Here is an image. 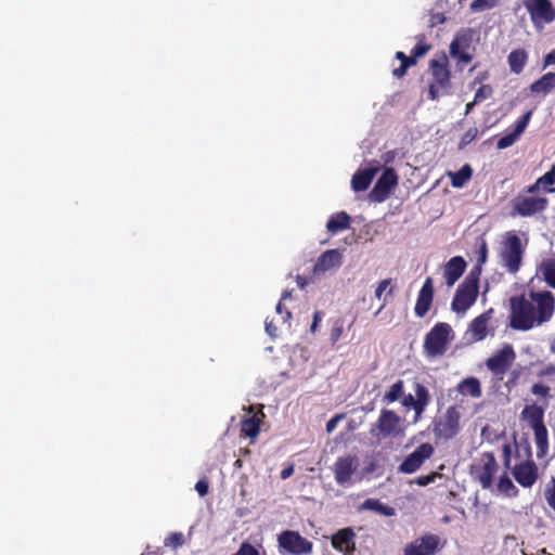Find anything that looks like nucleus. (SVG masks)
<instances>
[{
    "label": "nucleus",
    "instance_id": "nucleus-1",
    "mask_svg": "<svg viewBox=\"0 0 555 555\" xmlns=\"http://www.w3.org/2000/svg\"><path fill=\"white\" fill-rule=\"evenodd\" d=\"M509 326L516 331H529L548 322L555 311V297L548 291L530 292V300L525 295L509 298Z\"/></svg>",
    "mask_w": 555,
    "mask_h": 555
},
{
    "label": "nucleus",
    "instance_id": "nucleus-2",
    "mask_svg": "<svg viewBox=\"0 0 555 555\" xmlns=\"http://www.w3.org/2000/svg\"><path fill=\"white\" fill-rule=\"evenodd\" d=\"M276 542L281 555H311L313 552V543L295 530L280 532Z\"/></svg>",
    "mask_w": 555,
    "mask_h": 555
},
{
    "label": "nucleus",
    "instance_id": "nucleus-3",
    "mask_svg": "<svg viewBox=\"0 0 555 555\" xmlns=\"http://www.w3.org/2000/svg\"><path fill=\"white\" fill-rule=\"evenodd\" d=\"M430 72L433 76V82L429 85V95L431 100H437L440 94L449 92L451 87V73L448 66V59L446 55L438 60L430 61Z\"/></svg>",
    "mask_w": 555,
    "mask_h": 555
},
{
    "label": "nucleus",
    "instance_id": "nucleus-4",
    "mask_svg": "<svg viewBox=\"0 0 555 555\" xmlns=\"http://www.w3.org/2000/svg\"><path fill=\"white\" fill-rule=\"evenodd\" d=\"M451 326L448 323L439 322L426 334L424 339V351L428 357L442 356L450 341Z\"/></svg>",
    "mask_w": 555,
    "mask_h": 555
},
{
    "label": "nucleus",
    "instance_id": "nucleus-5",
    "mask_svg": "<svg viewBox=\"0 0 555 555\" xmlns=\"http://www.w3.org/2000/svg\"><path fill=\"white\" fill-rule=\"evenodd\" d=\"M524 7L530 15L535 30L541 31L545 24L555 21V7L551 0H524Z\"/></svg>",
    "mask_w": 555,
    "mask_h": 555
},
{
    "label": "nucleus",
    "instance_id": "nucleus-6",
    "mask_svg": "<svg viewBox=\"0 0 555 555\" xmlns=\"http://www.w3.org/2000/svg\"><path fill=\"white\" fill-rule=\"evenodd\" d=\"M498 463L492 452H483L478 461L470 466V475L477 480L482 489L492 487L493 477L498 472Z\"/></svg>",
    "mask_w": 555,
    "mask_h": 555
},
{
    "label": "nucleus",
    "instance_id": "nucleus-7",
    "mask_svg": "<svg viewBox=\"0 0 555 555\" xmlns=\"http://www.w3.org/2000/svg\"><path fill=\"white\" fill-rule=\"evenodd\" d=\"M515 360L516 352L513 346L506 344L486 360V366L492 373L495 380L502 382Z\"/></svg>",
    "mask_w": 555,
    "mask_h": 555
},
{
    "label": "nucleus",
    "instance_id": "nucleus-8",
    "mask_svg": "<svg viewBox=\"0 0 555 555\" xmlns=\"http://www.w3.org/2000/svg\"><path fill=\"white\" fill-rule=\"evenodd\" d=\"M524 255V247L521 241L514 232L507 233V236L503 243L501 259L503 266L509 273H516L519 271Z\"/></svg>",
    "mask_w": 555,
    "mask_h": 555
},
{
    "label": "nucleus",
    "instance_id": "nucleus-9",
    "mask_svg": "<svg viewBox=\"0 0 555 555\" xmlns=\"http://www.w3.org/2000/svg\"><path fill=\"white\" fill-rule=\"evenodd\" d=\"M401 422V417L396 412L383 409L370 434L377 439L397 437L402 433Z\"/></svg>",
    "mask_w": 555,
    "mask_h": 555
},
{
    "label": "nucleus",
    "instance_id": "nucleus-10",
    "mask_svg": "<svg viewBox=\"0 0 555 555\" xmlns=\"http://www.w3.org/2000/svg\"><path fill=\"white\" fill-rule=\"evenodd\" d=\"M461 413L457 406H449L446 413L434 422V435L437 439L449 440L454 438L461 429Z\"/></svg>",
    "mask_w": 555,
    "mask_h": 555
},
{
    "label": "nucleus",
    "instance_id": "nucleus-11",
    "mask_svg": "<svg viewBox=\"0 0 555 555\" xmlns=\"http://www.w3.org/2000/svg\"><path fill=\"white\" fill-rule=\"evenodd\" d=\"M444 541L438 534L425 533L403 547V555H436L444 546Z\"/></svg>",
    "mask_w": 555,
    "mask_h": 555
},
{
    "label": "nucleus",
    "instance_id": "nucleus-12",
    "mask_svg": "<svg viewBox=\"0 0 555 555\" xmlns=\"http://www.w3.org/2000/svg\"><path fill=\"white\" fill-rule=\"evenodd\" d=\"M479 286H476L475 280L463 281L453 297L451 308L456 313L466 312L476 301Z\"/></svg>",
    "mask_w": 555,
    "mask_h": 555
},
{
    "label": "nucleus",
    "instance_id": "nucleus-13",
    "mask_svg": "<svg viewBox=\"0 0 555 555\" xmlns=\"http://www.w3.org/2000/svg\"><path fill=\"white\" fill-rule=\"evenodd\" d=\"M548 201L540 196H517L512 202L511 216L531 217L546 209Z\"/></svg>",
    "mask_w": 555,
    "mask_h": 555
},
{
    "label": "nucleus",
    "instance_id": "nucleus-14",
    "mask_svg": "<svg viewBox=\"0 0 555 555\" xmlns=\"http://www.w3.org/2000/svg\"><path fill=\"white\" fill-rule=\"evenodd\" d=\"M435 449L431 443L424 442L410 453L399 465L398 470L403 474H413L418 470L426 460L434 455Z\"/></svg>",
    "mask_w": 555,
    "mask_h": 555
},
{
    "label": "nucleus",
    "instance_id": "nucleus-15",
    "mask_svg": "<svg viewBox=\"0 0 555 555\" xmlns=\"http://www.w3.org/2000/svg\"><path fill=\"white\" fill-rule=\"evenodd\" d=\"M473 41L472 29H461L450 44V55L464 65L473 60V55L467 52Z\"/></svg>",
    "mask_w": 555,
    "mask_h": 555
},
{
    "label": "nucleus",
    "instance_id": "nucleus-16",
    "mask_svg": "<svg viewBox=\"0 0 555 555\" xmlns=\"http://www.w3.org/2000/svg\"><path fill=\"white\" fill-rule=\"evenodd\" d=\"M398 183V176L393 168H386L383 175L378 178L375 185L369 194V198L375 203L386 201L391 190Z\"/></svg>",
    "mask_w": 555,
    "mask_h": 555
},
{
    "label": "nucleus",
    "instance_id": "nucleus-17",
    "mask_svg": "<svg viewBox=\"0 0 555 555\" xmlns=\"http://www.w3.org/2000/svg\"><path fill=\"white\" fill-rule=\"evenodd\" d=\"M515 480L524 488H531L539 478V469L532 460L524 461L512 468Z\"/></svg>",
    "mask_w": 555,
    "mask_h": 555
},
{
    "label": "nucleus",
    "instance_id": "nucleus-18",
    "mask_svg": "<svg viewBox=\"0 0 555 555\" xmlns=\"http://www.w3.org/2000/svg\"><path fill=\"white\" fill-rule=\"evenodd\" d=\"M359 467V460L356 455L340 456L334 464L335 480L344 486L351 480L352 475Z\"/></svg>",
    "mask_w": 555,
    "mask_h": 555
},
{
    "label": "nucleus",
    "instance_id": "nucleus-19",
    "mask_svg": "<svg viewBox=\"0 0 555 555\" xmlns=\"http://www.w3.org/2000/svg\"><path fill=\"white\" fill-rule=\"evenodd\" d=\"M356 532L351 527L339 529L331 538L334 550L344 555H353L356 551Z\"/></svg>",
    "mask_w": 555,
    "mask_h": 555
},
{
    "label": "nucleus",
    "instance_id": "nucleus-20",
    "mask_svg": "<svg viewBox=\"0 0 555 555\" xmlns=\"http://www.w3.org/2000/svg\"><path fill=\"white\" fill-rule=\"evenodd\" d=\"M434 299V281L430 276L426 278L414 307L415 315L424 318L429 311Z\"/></svg>",
    "mask_w": 555,
    "mask_h": 555
},
{
    "label": "nucleus",
    "instance_id": "nucleus-21",
    "mask_svg": "<svg viewBox=\"0 0 555 555\" xmlns=\"http://www.w3.org/2000/svg\"><path fill=\"white\" fill-rule=\"evenodd\" d=\"M343 255L338 249H328L321 254L313 266V275H321L325 272L341 266Z\"/></svg>",
    "mask_w": 555,
    "mask_h": 555
},
{
    "label": "nucleus",
    "instance_id": "nucleus-22",
    "mask_svg": "<svg viewBox=\"0 0 555 555\" xmlns=\"http://www.w3.org/2000/svg\"><path fill=\"white\" fill-rule=\"evenodd\" d=\"M493 313V309L485 311L483 313L476 317L468 326L467 334L470 335L472 341H481L487 337L488 334V323Z\"/></svg>",
    "mask_w": 555,
    "mask_h": 555
},
{
    "label": "nucleus",
    "instance_id": "nucleus-23",
    "mask_svg": "<svg viewBox=\"0 0 555 555\" xmlns=\"http://www.w3.org/2000/svg\"><path fill=\"white\" fill-rule=\"evenodd\" d=\"M264 414L262 410L258 413L254 414L250 417L244 418L241 421V436L247 437L250 439V443H254L260 433V426Z\"/></svg>",
    "mask_w": 555,
    "mask_h": 555
},
{
    "label": "nucleus",
    "instance_id": "nucleus-24",
    "mask_svg": "<svg viewBox=\"0 0 555 555\" xmlns=\"http://www.w3.org/2000/svg\"><path fill=\"white\" fill-rule=\"evenodd\" d=\"M379 171V166L375 167H366L364 169L358 170L352 179L351 186L354 192H363L369 189L374 179L375 175Z\"/></svg>",
    "mask_w": 555,
    "mask_h": 555
},
{
    "label": "nucleus",
    "instance_id": "nucleus-25",
    "mask_svg": "<svg viewBox=\"0 0 555 555\" xmlns=\"http://www.w3.org/2000/svg\"><path fill=\"white\" fill-rule=\"evenodd\" d=\"M466 262L463 257H452L444 266V279L448 286L454 283L463 275Z\"/></svg>",
    "mask_w": 555,
    "mask_h": 555
},
{
    "label": "nucleus",
    "instance_id": "nucleus-26",
    "mask_svg": "<svg viewBox=\"0 0 555 555\" xmlns=\"http://www.w3.org/2000/svg\"><path fill=\"white\" fill-rule=\"evenodd\" d=\"M521 418L527 422L531 429L545 426L544 424V408L532 403L526 405L521 411Z\"/></svg>",
    "mask_w": 555,
    "mask_h": 555
},
{
    "label": "nucleus",
    "instance_id": "nucleus-27",
    "mask_svg": "<svg viewBox=\"0 0 555 555\" xmlns=\"http://www.w3.org/2000/svg\"><path fill=\"white\" fill-rule=\"evenodd\" d=\"M351 218L345 211H339L330 217L326 223V230L331 234H336L340 231L347 230L350 228Z\"/></svg>",
    "mask_w": 555,
    "mask_h": 555
},
{
    "label": "nucleus",
    "instance_id": "nucleus-28",
    "mask_svg": "<svg viewBox=\"0 0 555 555\" xmlns=\"http://www.w3.org/2000/svg\"><path fill=\"white\" fill-rule=\"evenodd\" d=\"M359 512L373 511L379 515L386 517H392L396 515V509L392 506L382 503L377 499H366L359 507Z\"/></svg>",
    "mask_w": 555,
    "mask_h": 555
},
{
    "label": "nucleus",
    "instance_id": "nucleus-29",
    "mask_svg": "<svg viewBox=\"0 0 555 555\" xmlns=\"http://www.w3.org/2000/svg\"><path fill=\"white\" fill-rule=\"evenodd\" d=\"M456 389L461 395L470 396L472 398H480L482 395L480 382L476 377H467L461 380Z\"/></svg>",
    "mask_w": 555,
    "mask_h": 555
},
{
    "label": "nucleus",
    "instance_id": "nucleus-30",
    "mask_svg": "<svg viewBox=\"0 0 555 555\" xmlns=\"http://www.w3.org/2000/svg\"><path fill=\"white\" fill-rule=\"evenodd\" d=\"M537 446V457L544 459L548 453V431L546 426L532 429Z\"/></svg>",
    "mask_w": 555,
    "mask_h": 555
},
{
    "label": "nucleus",
    "instance_id": "nucleus-31",
    "mask_svg": "<svg viewBox=\"0 0 555 555\" xmlns=\"http://www.w3.org/2000/svg\"><path fill=\"white\" fill-rule=\"evenodd\" d=\"M509 68L515 74H520L528 61V53L525 49L513 50L507 57Z\"/></svg>",
    "mask_w": 555,
    "mask_h": 555
},
{
    "label": "nucleus",
    "instance_id": "nucleus-32",
    "mask_svg": "<svg viewBox=\"0 0 555 555\" xmlns=\"http://www.w3.org/2000/svg\"><path fill=\"white\" fill-rule=\"evenodd\" d=\"M553 89H555V73L552 72L544 74L530 86V90L533 93L547 94Z\"/></svg>",
    "mask_w": 555,
    "mask_h": 555
},
{
    "label": "nucleus",
    "instance_id": "nucleus-33",
    "mask_svg": "<svg viewBox=\"0 0 555 555\" xmlns=\"http://www.w3.org/2000/svg\"><path fill=\"white\" fill-rule=\"evenodd\" d=\"M448 176L451 179L452 186L459 189L464 186L472 179L473 169L470 165L465 164L460 170L455 172L449 171Z\"/></svg>",
    "mask_w": 555,
    "mask_h": 555
},
{
    "label": "nucleus",
    "instance_id": "nucleus-34",
    "mask_svg": "<svg viewBox=\"0 0 555 555\" xmlns=\"http://www.w3.org/2000/svg\"><path fill=\"white\" fill-rule=\"evenodd\" d=\"M414 390H415V402H416L415 415H416V417H418L425 411V408L428 405V403L430 401V396H429L427 388L420 383L415 384Z\"/></svg>",
    "mask_w": 555,
    "mask_h": 555
},
{
    "label": "nucleus",
    "instance_id": "nucleus-35",
    "mask_svg": "<svg viewBox=\"0 0 555 555\" xmlns=\"http://www.w3.org/2000/svg\"><path fill=\"white\" fill-rule=\"evenodd\" d=\"M354 323V319L346 325L344 318H337L333 321L331 331H330V340L334 346L344 335L346 328L350 330Z\"/></svg>",
    "mask_w": 555,
    "mask_h": 555
},
{
    "label": "nucleus",
    "instance_id": "nucleus-36",
    "mask_svg": "<svg viewBox=\"0 0 555 555\" xmlns=\"http://www.w3.org/2000/svg\"><path fill=\"white\" fill-rule=\"evenodd\" d=\"M539 273L548 286L555 288V258L546 259L539 266Z\"/></svg>",
    "mask_w": 555,
    "mask_h": 555
},
{
    "label": "nucleus",
    "instance_id": "nucleus-37",
    "mask_svg": "<svg viewBox=\"0 0 555 555\" xmlns=\"http://www.w3.org/2000/svg\"><path fill=\"white\" fill-rule=\"evenodd\" d=\"M404 383L399 379L391 385L390 389L384 395L383 401L386 403H392L399 400L403 396Z\"/></svg>",
    "mask_w": 555,
    "mask_h": 555
},
{
    "label": "nucleus",
    "instance_id": "nucleus-38",
    "mask_svg": "<svg viewBox=\"0 0 555 555\" xmlns=\"http://www.w3.org/2000/svg\"><path fill=\"white\" fill-rule=\"evenodd\" d=\"M232 555H267V552L261 544L255 546L251 543L244 541L241 543L238 550Z\"/></svg>",
    "mask_w": 555,
    "mask_h": 555
},
{
    "label": "nucleus",
    "instance_id": "nucleus-39",
    "mask_svg": "<svg viewBox=\"0 0 555 555\" xmlns=\"http://www.w3.org/2000/svg\"><path fill=\"white\" fill-rule=\"evenodd\" d=\"M498 490L507 496H516L518 489L507 475H502L498 482Z\"/></svg>",
    "mask_w": 555,
    "mask_h": 555
},
{
    "label": "nucleus",
    "instance_id": "nucleus-40",
    "mask_svg": "<svg viewBox=\"0 0 555 555\" xmlns=\"http://www.w3.org/2000/svg\"><path fill=\"white\" fill-rule=\"evenodd\" d=\"M417 40L418 41L415 44V47L412 49L411 55H410L411 57H414L415 62L418 57L424 56L431 49V46L425 42L424 35L417 36Z\"/></svg>",
    "mask_w": 555,
    "mask_h": 555
},
{
    "label": "nucleus",
    "instance_id": "nucleus-41",
    "mask_svg": "<svg viewBox=\"0 0 555 555\" xmlns=\"http://www.w3.org/2000/svg\"><path fill=\"white\" fill-rule=\"evenodd\" d=\"M499 0H474L470 3V10L473 12H481L494 8Z\"/></svg>",
    "mask_w": 555,
    "mask_h": 555
},
{
    "label": "nucleus",
    "instance_id": "nucleus-42",
    "mask_svg": "<svg viewBox=\"0 0 555 555\" xmlns=\"http://www.w3.org/2000/svg\"><path fill=\"white\" fill-rule=\"evenodd\" d=\"M184 543V538L181 532H172L170 533L164 541L165 546L171 548H178L182 546Z\"/></svg>",
    "mask_w": 555,
    "mask_h": 555
},
{
    "label": "nucleus",
    "instance_id": "nucleus-43",
    "mask_svg": "<svg viewBox=\"0 0 555 555\" xmlns=\"http://www.w3.org/2000/svg\"><path fill=\"white\" fill-rule=\"evenodd\" d=\"M478 135V129L473 127L469 128L461 138L459 142V150L465 149L468 144H470Z\"/></svg>",
    "mask_w": 555,
    "mask_h": 555
},
{
    "label": "nucleus",
    "instance_id": "nucleus-44",
    "mask_svg": "<svg viewBox=\"0 0 555 555\" xmlns=\"http://www.w3.org/2000/svg\"><path fill=\"white\" fill-rule=\"evenodd\" d=\"M518 138L519 137L514 131H512L499 139L496 142V147L499 150L507 149L512 146L518 140Z\"/></svg>",
    "mask_w": 555,
    "mask_h": 555
},
{
    "label": "nucleus",
    "instance_id": "nucleus-45",
    "mask_svg": "<svg viewBox=\"0 0 555 555\" xmlns=\"http://www.w3.org/2000/svg\"><path fill=\"white\" fill-rule=\"evenodd\" d=\"M531 112H527L526 114H524L516 122V126L514 128V132L520 137L521 133L526 130L529 121H530V118H531Z\"/></svg>",
    "mask_w": 555,
    "mask_h": 555
},
{
    "label": "nucleus",
    "instance_id": "nucleus-46",
    "mask_svg": "<svg viewBox=\"0 0 555 555\" xmlns=\"http://www.w3.org/2000/svg\"><path fill=\"white\" fill-rule=\"evenodd\" d=\"M492 87L490 85L480 86L475 93V102H481L492 95Z\"/></svg>",
    "mask_w": 555,
    "mask_h": 555
},
{
    "label": "nucleus",
    "instance_id": "nucleus-47",
    "mask_svg": "<svg viewBox=\"0 0 555 555\" xmlns=\"http://www.w3.org/2000/svg\"><path fill=\"white\" fill-rule=\"evenodd\" d=\"M538 183H541V185H553L555 183V166L538 178Z\"/></svg>",
    "mask_w": 555,
    "mask_h": 555
},
{
    "label": "nucleus",
    "instance_id": "nucleus-48",
    "mask_svg": "<svg viewBox=\"0 0 555 555\" xmlns=\"http://www.w3.org/2000/svg\"><path fill=\"white\" fill-rule=\"evenodd\" d=\"M531 393L541 398L550 396V387L542 384H533L531 387Z\"/></svg>",
    "mask_w": 555,
    "mask_h": 555
},
{
    "label": "nucleus",
    "instance_id": "nucleus-49",
    "mask_svg": "<svg viewBox=\"0 0 555 555\" xmlns=\"http://www.w3.org/2000/svg\"><path fill=\"white\" fill-rule=\"evenodd\" d=\"M545 500L550 507H552L555 512V480L553 479L552 487H547L545 490Z\"/></svg>",
    "mask_w": 555,
    "mask_h": 555
},
{
    "label": "nucleus",
    "instance_id": "nucleus-50",
    "mask_svg": "<svg viewBox=\"0 0 555 555\" xmlns=\"http://www.w3.org/2000/svg\"><path fill=\"white\" fill-rule=\"evenodd\" d=\"M488 257V245L486 241H482L478 249L477 263L482 266L487 261Z\"/></svg>",
    "mask_w": 555,
    "mask_h": 555
},
{
    "label": "nucleus",
    "instance_id": "nucleus-51",
    "mask_svg": "<svg viewBox=\"0 0 555 555\" xmlns=\"http://www.w3.org/2000/svg\"><path fill=\"white\" fill-rule=\"evenodd\" d=\"M437 477V474L436 473H431L429 475H424V476H418L416 479H415V483L421 486V487H425L431 482L435 481Z\"/></svg>",
    "mask_w": 555,
    "mask_h": 555
},
{
    "label": "nucleus",
    "instance_id": "nucleus-52",
    "mask_svg": "<svg viewBox=\"0 0 555 555\" xmlns=\"http://www.w3.org/2000/svg\"><path fill=\"white\" fill-rule=\"evenodd\" d=\"M195 490L201 496H205L209 491V483L206 479H199L195 485Z\"/></svg>",
    "mask_w": 555,
    "mask_h": 555
},
{
    "label": "nucleus",
    "instance_id": "nucleus-53",
    "mask_svg": "<svg viewBox=\"0 0 555 555\" xmlns=\"http://www.w3.org/2000/svg\"><path fill=\"white\" fill-rule=\"evenodd\" d=\"M391 279H385L380 281L375 289V297L380 298L386 288L391 284Z\"/></svg>",
    "mask_w": 555,
    "mask_h": 555
},
{
    "label": "nucleus",
    "instance_id": "nucleus-54",
    "mask_svg": "<svg viewBox=\"0 0 555 555\" xmlns=\"http://www.w3.org/2000/svg\"><path fill=\"white\" fill-rule=\"evenodd\" d=\"M481 272V266L478 263L472 269V271L468 273V275L465 278L464 281H468L469 279L475 280L476 286L479 284V276Z\"/></svg>",
    "mask_w": 555,
    "mask_h": 555
},
{
    "label": "nucleus",
    "instance_id": "nucleus-55",
    "mask_svg": "<svg viewBox=\"0 0 555 555\" xmlns=\"http://www.w3.org/2000/svg\"><path fill=\"white\" fill-rule=\"evenodd\" d=\"M502 452H503L504 466L506 468H509V465H511V454H512L511 446L508 443H505L503 446V448H502Z\"/></svg>",
    "mask_w": 555,
    "mask_h": 555
},
{
    "label": "nucleus",
    "instance_id": "nucleus-56",
    "mask_svg": "<svg viewBox=\"0 0 555 555\" xmlns=\"http://www.w3.org/2000/svg\"><path fill=\"white\" fill-rule=\"evenodd\" d=\"M343 417H344V415H343V414H337V415L333 416V417H332V418L326 423V431H327L328 434H330V433H332V431L336 428V426H337L338 422H339Z\"/></svg>",
    "mask_w": 555,
    "mask_h": 555
},
{
    "label": "nucleus",
    "instance_id": "nucleus-57",
    "mask_svg": "<svg viewBox=\"0 0 555 555\" xmlns=\"http://www.w3.org/2000/svg\"><path fill=\"white\" fill-rule=\"evenodd\" d=\"M414 64H400V66L398 68H395L392 70V75L396 77V78H402L405 74H406V70L410 66H413Z\"/></svg>",
    "mask_w": 555,
    "mask_h": 555
},
{
    "label": "nucleus",
    "instance_id": "nucleus-58",
    "mask_svg": "<svg viewBox=\"0 0 555 555\" xmlns=\"http://www.w3.org/2000/svg\"><path fill=\"white\" fill-rule=\"evenodd\" d=\"M397 155L398 152L396 150L387 151L382 155V160L384 162L385 165L390 164L395 160Z\"/></svg>",
    "mask_w": 555,
    "mask_h": 555
},
{
    "label": "nucleus",
    "instance_id": "nucleus-59",
    "mask_svg": "<svg viewBox=\"0 0 555 555\" xmlns=\"http://www.w3.org/2000/svg\"><path fill=\"white\" fill-rule=\"evenodd\" d=\"M402 405L405 406V408H413V410L415 411V406H416V402H415V397H413L411 393L406 395V396H402Z\"/></svg>",
    "mask_w": 555,
    "mask_h": 555
},
{
    "label": "nucleus",
    "instance_id": "nucleus-60",
    "mask_svg": "<svg viewBox=\"0 0 555 555\" xmlns=\"http://www.w3.org/2000/svg\"><path fill=\"white\" fill-rule=\"evenodd\" d=\"M396 57L401 62V64H415L414 57L405 55L402 51H398L396 53Z\"/></svg>",
    "mask_w": 555,
    "mask_h": 555
},
{
    "label": "nucleus",
    "instance_id": "nucleus-61",
    "mask_svg": "<svg viewBox=\"0 0 555 555\" xmlns=\"http://www.w3.org/2000/svg\"><path fill=\"white\" fill-rule=\"evenodd\" d=\"M555 64V49L552 50L550 53H547L545 56H544V60H543V67H547V66H551V65H554Z\"/></svg>",
    "mask_w": 555,
    "mask_h": 555
},
{
    "label": "nucleus",
    "instance_id": "nucleus-62",
    "mask_svg": "<svg viewBox=\"0 0 555 555\" xmlns=\"http://www.w3.org/2000/svg\"><path fill=\"white\" fill-rule=\"evenodd\" d=\"M554 374H555V365L554 364H548L539 372L540 377L551 376Z\"/></svg>",
    "mask_w": 555,
    "mask_h": 555
},
{
    "label": "nucleus",
    "instance_id": "nucleus-63",
    "mask_svg": "<svg viewBox=\"0 0 555 555\" xmlns=\"http://www.w3.org/2000/svg\"><path fill=\"white\" fill-rule=\"evenodd\" d=\"M482 439L487 441H492V430L489 426H485L481 430Z\"/></svg>",
    "mask_w": 555,
    "mask_h": 555
},
{
    "label": "nucleus",
    "instance_id": "nucleus-64",
    "mask_svg": "<svg viewBox=\"0 0 555 555\" xmlns=\"http://www.w3.org/2000/svg\"><path fill=\"white\" fill-rule=\"evenodd\" d=\"M293 473H294V467H293V465H289L281 470V478L283 480L287 479L288 477H291L293 475Z\"/></svg>",
    "mask_w": 555,
    "mask_h": 555
}]
</instances>
